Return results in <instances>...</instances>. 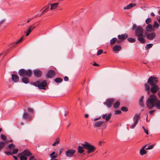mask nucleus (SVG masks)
Returning <instances> with one entry per match:
<instances>
[{
	"label": "nucleus",
	"instance_id": "f257e3e1",
	"mask_svg": "<svg viewBox=\"0 0 160 160\" xmlns=\"http://www.w3.org/2000/svg\"><path fill=\"white\" fill-rule=\"evenodd\" d=\"M132 30H135V35L137 37V40L142 44L146 43V40L144 38L143 34L144 29L140 26L136 27L135 24L133 25Z\"/></svg>",
	"mask_w": 160,
	"mask_h": 160
},
{
	"label": "nucleus",
	"instance_id": "f03ea898",
	"mask_svg": "<svg viewBox=\"0 0 160 160\" xmlns=\"http://www.w3.org/2000/svg\"><path fill=\"white\" fill-rule=\"evenodd\" d=\"M157 78L151 76L148 80V82L150 86H152L151 88V92L154 94L156 93L159 90L158 86L157 84L158 82Z\"/></svg>",
	"mask_w": 160,
	"mask_h": 160
},
{
	"label": "nucleus",
	"instance_id": "7ed1b4c3",
	"mask_svg": "<svg viewBox=\"0 0 160 160\" xmlns=\"http://www.w3.org/2000/svg\"><path fill=\"white\" fill-rule=\"evenodd\" d=\"M157 101V98L154 94L151 95L146 101V105L148 108L150 109H152L155 106Z\"/></svg>",
	"mask_w": 160,
	"mask_h": 160
},
{
	"label": "nucleus",
	"instance_id": "20e7f679",
	"mask_svg": "<svg viewBox=\"0 0 160 160\" xmlns=\"http://www.w3.org/2000/svg\"><path fill=\"white\" fill-rule=\"evenodd\" d=\"M32 84L35 87H38L39 89H45L47 86V81L46 80L42 81L41 79L33 83Z\"/></svg>",
	"mask_w": 160,
	"mask_h": 160
},
{
	"label": "nucleus",
	"instance_id": "39448f33",
	"mask_svg": "<svg viewBox=\"0 0 160 160\" xmlns=\"http://www.w3.org/2000/svg\"><path fill=\"white\" fill-rule=\"evenodd\" d=\"M18 74L20 77H31L32 75V71L29 69L26 70L24 69H21L19 70Z\"/></svg>",
	"mask_w": 160,
	"mask_h": 160
},
{
	"label": "nucleus",
	"instance_id": "423d86ee",
	"mask_svg": "<svg viewBox=\"0 0 160 160\" xmlns=\"http://www.w3.org/2000/svg\"><path fill=\"white\" fill-rule=\"evenodd\" d=\"M85 144H81L84 149H87L88 151L87 153L90 154L93 152L96 149V148L92 145L90 144L88 142H85Z\"/></svg>",
	"mask_w": 160,
	"mask_h": 160
},
{
	"label": "nucleus",
	"instance_id": "0eeeda50",
	"mask_svg": "<svg viewBox=\"0 0 160 160\" xmlns=\"http://www.w3.org/2000/svg\"><path fill=\"white\" fill-rule=\"evenodd\" d=\"M140 118V115L139 113H137L135 115L133 118V120L134 122L133 124L130 126L132 129L134 128L138 123L139 120Z\"/></svg>",
	"mask_w": 160,
	"mask_h": 160
},
{
	"label": "nucleus",
	"instance_id": "6e6552de",
	"mask_svg": "<svg viewBox=\"0 0 160 160\" xmlns=\"http://www.w3.org/2000/svg\"><path fill=\"white\" fill-rule=\"evenodd\" d=\"M115 102V100L113 98L107 99L105 102H103V104L106 105L108 108L111 107L113 103Z\"/></svg>",
	"mask_w": 160,
	"mask_h": 160
},
{
	"label": "nucleus",
	"instance_id": "1a4fd4ad",
	"mask_svg": "<svg viewBox=\"0 0 160 160\" xmlns=\"http://www.w3.org/2000/svg\"><path fill=\"white\" fill-rule=\"evenodd\" d=\"M76 152V151L73 149H69L65 152V155L67 157H71L73 156Z\"/></svg>",
	"mask_w": 160,
	"mask_h": 160
},
{
	"label": "nucleus",
	"instance_id": "9d476101",
	"mask_svg": "<svg viewBox=\"0 0 160 160\" xmlns=\"http://www.w3.org/2000/svg\"><path fill=\"white\" fill-rule=\"evenodd\" d=\"M56 75L55 71L53 70L48 71L46 73V77L48 78H52L54 77Z\"/></svg>",
	"mask_w": 160,
	"mask_h": 160
},
{
	"label": "nucleus",
	"instance_id": "9b49d317",
	"mask_svg": "<svg viewBox=\"0 0 160 160\" xmlns=\"http://www.w3.org/2000/svg\"><path fill=\"white\" fill-rule=\"evenodd\" d=\"M34 76L38 78H40L42 75V72L39 69H35L33 71Z\"/></svg>",
	"mask_w": 160,
	"mask_h": 160
},
{
	"label": "nucleus",
	"instance_id": "f8f14e48",
	"mask_svg": "<svg viewBox=\"0 0 160 160\" xmlns=\"http://www.w3.org/2000/svg\"><path fill=\"white\" fill-rule=\"evenodd\" d=\"M156 33L154 32L150 33L147 35V38L149 40H153L156 37Z\"/></svg>",
	"mask_w": 160,
	"mask_h": 160
},
{
	"label": "nucleus",
	"instance_id": "ddd939ff",
	"mask_svg": "<svg viewBox=\"0 0 160 160\" xmlns=\"http://www.w3.org/2000/svg\"><path fill=\"white\" fill-rule=\"evenodd\" d=\"M22 117L23 119L29 121L31 120L32 118V117L30 114L25 112L23 114Z\"/></svg>",
	"mask_w": 160,
	"mask_h": 160
},
{
	"label": "nucleus",
	"instance_id": "4468645a",
	"mask_svg": "<svg viewBox=\"0 0 160 160\" xmlns=\"http://www.w3.org/2000/svg\"><path fill=\"white\" fill-rule=\"evenodd\" d=\"M128 37V35L127 34L125 33L121 35H118V39H121L122 40V41L125 39L127 38Z\"/></svg>",
	"mask_w": 160,
	"mask_h": 160
},
{
	"label": "nucleus",
	"instance_id": "2eb2a0df",
	"mask_svg": "<svg viewBox=\"0 0 160 160\" xmlns=\"http://www.w3.org/2000/svg\"><path fill=\"white\" fill-rule=\"evenodd\" d=\"M104 123V122L103 121H98L94 123V127L96 128L100 127Z\"/></svg>",
	"mask_w": 160,
	"mask_h": 160
},
{
	"label": "nucleus",
	"instance_id": "dca6fc26",
	"mask_svg": "<svg viewBox=\"0 0 160 160\" xmlns=\"http://www.w3.org/2000/svg\"><path fill=\"white\" fill-rule=\"evenodd\" d=\"M12 79L13 82H17L19 81V77L16 74H12Z\"/></svg>",
	"mask_w": 160,
	"mask_h": 160
},
{
	"label": "nucleus",
	"instance_id": "f3484780",
	"mask_svg": "<svg viewBox=\"0 0 160 160\" xmlns=\"http://www.w3.org/2000/svg\"><path fill=\"white\" fill-rule=\"evenodd\" d=\"M112 115L111 113L108 114H105L102 116V118L103 119L106 120L107 121H108L110 119Z\"/></svg>",
	"mask_w": 160,
	"mask_h": 160
},
{
	"label": "nucleus",
	"instance_id": "a211bd4d",
	"mask_svg": "<svg viewBox=\"0 0 160 160\" xmlns=\"http://www.w3.org/2000/svg\"><path fill=\"white\" fill-rule=\"evenodd\" d=\"M21 153H23V154L26 157H29L32 155V153L27 149L24 150L23 152Z\"/></svg>",
	"mask_w": 160,
	"mask_h": 160
},
{
	"label": "nucleus",
	"instance_id": "6ab92c4d",
	"mask_svg": "<svg viewBox=\"0 0 160 160\" xmlns=\"http://www.w3.org/2000/svg\"><path fill=\"white\" fill-rule=\"evenodd\" d=\"M147 145L144 146L140 150V153L141 155H143L147 153V151L145 150L144 148L146 147Z\"/></svg>",
	"mask_w": 160,
	"mask_h": 160
},
{
	"label": "nucleus",
	"instance_id": "aec40b11",
	"mask_svg": "<svg viewBox=\"0 0 160 160\" xmlns=\"http://www.w3.org/2000/svg\"><path fill=\"white\" fill-rule=\"evenodd\" d=\"M121 48L122 47L120 45H116L113 47V50L114 51L118 52L120 51Z\"/></svg>",
	"mask_w": 160,
	"mask_h": 160
},
{
	"label": "nucleus",
	"instance_id": "412c9836",
	"mask_svg": "<svg viewBox=\"0 0 160 160\" xmlns=\"http://www.w3.org/2000/svg\"><path fill=\"white\" fill-rule=\"evenodd\" d=\"M146 30L148 32H152L153 31L152 25L150 24H148L146 28Z\"/></svg>",
	"mask_w": 160,
	"mask_h": 160
},
{
	"label": "nucleus",
	"instance_id": "4be33fe9",
	"mask_svg": "<svg viewBox=\"0 0 160 160\" xmlns=\"http://www.w3.org/2000/svg\"><path fill=\"white\" fill-rule=\"evenodd\" d=\"M136 5V4L135 3H130L129 5H127V6L125 7L123 9H129L131 8L132 7L134 6H135Z\"/></svg>",
	"mask_w": 160,
	"mask_h": 160
},
{
	"label": "nucleus",
	"instance_id": "5701e85b",
	"mask_svg": "<svg viewBox=\"0 0 160 160\" xmlns=\"http://www.w3.org/2000/svg\"><path fill=\"white\" fill-rule=\"evenodd\" d=\"M18 157L20 158V160H27V158L21 153L18 154Z\"/></svg>",
	"mask_w": 160,
	"mask_h": 160
},
{
	"label": "nucleus",
	"instance_id": "b1692460",
	"mask_svg": "<svg viewBox=\"0 0 160 160\" xmlns=\"http://www.w3.org/2000/svg\"><path fill=\"white\" fill-rule=\"evenodd\" d=\"M84 148L82 146H79L78 148V152L80 154L83 153L84 151Z\"/></svg>",
	"mask_w": 160,
	"mask_h": 160
},
{
	"label": "nucleus",
	"instance_id": "393cba45",
	"mask_svg": "<svg viewBox=\"0 0 160 160\" xmlns=\"http://www.w3.org/2000/svg\"><path fill=\"white\" fill-rule=\"evenodd\" d=\"M35 28V27H33L32 26H30L28 28V30L26 32V36H27L29 35L30 33Z\"/></svg>",
	"mask_w": 160,
	"mask_h": 160
},
{
	"label": "nucleus",
	"instance_id": "a878e982",
	"mask_svg": "<svg viewBox=\"0 0 160 160\" xmlns=\"http://www.w3.org/2000/svg\"><path fill=\"white\" fill-rule=\"evenodd\" d=\"M22 82L28 84L29 82V79L28 77H24L22 79Z\"/></svg>",
	"mask_w": 160,
	"mask_h": 160
},
{
	"label": "nucleus",
	"instance_id": "bb28decb",
	"mask_svg": "<svg viewBox=\"0 0 160 160\" xmlns=\"http://www.w3.org/2000/svg\"><path fill=\"white\" fill-rule=\"evenodd\" d=\"M50 157L51 158V160L55 159L57 158V154H56L55 152H53L51 154H50Z\"/></svg>",
	"mask_w": 160,
	"mask_h": 160
},
{
	"label": "nucleus",
	"instance_id": "cd10ccee",
	"mask_svg": "<svg viewBox=\"0 0 160 160\" xmlns=\"http://www.w3.org/2000/svg\"><path fill=\"white\" fill-rule=\"evenodd\" d=\"M144 98L143 96H141L139 101V105L142 107H143L144 106L143 103Z\"/></svg>",
	"mask_w": 160,
	"mask_h": 160
},
{
	"label": "nucleus",
	"instance_id": "c85d7f7f",
	"mask_svg": "<svg viewBox=\"0 0 160 160\" xmlns=\"http://www.w3.org/2000/svg\"><path fill=\"white\" fill-rule=\"evenodd\" d=\"M58 5V2L55 3H54L51 4V10H52L53 9H55L56 8Z\"/></svg>",
	"mask_w": 160,
	"mask_h": 160
},
{
	"label": "nucleus",
	"instance_id": "c756f323",
	"mask_svg": "<svg viewBox=\"0 0 160 160\" xmlns=\"http://www.w3.org/2000/svg\"><path fill=\"white\" fill-rule=\"evenodd\" d=\"M23 37H22L17 42H14L13 43H11L10 44V45H11L12 44H13V45H12V47L13 48L15 47V45L16 44L18 43H19L20 42H22L23 40Z\"/></svg>",
	"mask_w": 160,
	"mask_h": 160
},
{
	"label": "nucleus",
	"instance_id": "7c9ffc66",
	"mask_svg": "<svg viewBox=\"0 0 160 160\" xmlns=\"http://www.w3.org/2000/svg\"><path fill=\"white\" fill-rule=\"evenodd\" d=\"M120 105V102L119 101H117L113 104V107L115 109L118 108Z\"/></svg>",
	"mask_w": 160,
	"mask_h": 160
},
{
	"label": "nucleus",
	"instance_id": "2f4dec72",
	"mask_svg": "<svg viewBox=\"0 0 160 160\" xmlns=\"http://www.w3.org/2000/svg\"><path fill=\"white\" fill-rule=\"evenodd\" d=\"M117 41V38H112L110 41V44L111 45H113Z\"/></svg>",
	"mask_w": 160,
	"mask_h": 160
},
{
	"label": "nucleus",
	"instance_id": "473e14b6",
	"mask_svg": "<svg viewBox=\"0 0 160 160\" xmlns=\"http://www.w3.org/2000/svg\"><path fill=\"white\" fill-rule=\"evenodd\" d=\"M7 143L6 142L1 141L0 142V151H1L5 147V145Z\"/></svg>",
	"mask_w": 160,
	"mask_h": 160
},
{
	"label": "nucleus",
	"instance_id": "72a5a7b5",
	"mask_svg": "<svg viewBox=\"0 0 160 160\" xmlns=\"http://www.w3.org/2000/svg\"><path fill=\"white\" fill-rule=\"evenodd\" d=\"M155 106L156 108L160 109V100L157 101L155 104Z\"/></svg>",
	"mask_w": 160,
	"mask_h": 160
},
{
	"label": "nucleus",
	"instance_id": "f704fd0d",
	"mask_svg": "<svg viewBox=\"0 0 160 160\" xmlns=\"http://www.w3.org/2000/svg\"><path fill=\"white\" fill-rule=\"evenodd\" d=\"M144 86L146 90L147 91L148 94L150 92V88L149 85L148 84H145Z\"/></svg>",
	"mask_w": 160,
	"mask_h": 160
},
{
	"label": "nucleus",
	"instance_id": "c9c22d12",
	"mask_svg": "<svg viewBox=\"0 0 160 160\" xmlns=\"http://www.w3.org/2000/svg\"><path fill=\"white\" fill-rule=\"evenodd\" d=\"M62 81V79L60 78H57L54 79V81L57 83H61Z\"/></svg>",
	"mask_w": 160,
	"mask_h": 160
},
{
	"label": "nucleus",
	"instance_id": "e433bc0d",
	"mask_svg": "<svg viewBox=\"0 0 160 160\" xmlns=\"http://www.w3.org/2000/svg\"><path fill=\"white\" fill-rule=\"evenodd\" d=\"M152 45H153V44L152 43L147 44L146 45L145 47V49L146 50H148L150 48H152Z\"/></svg>",
	"mask_w": 160,
	"mask_h": 160
},
{
	"label": "nucleus",
	"instance_id": "4c0bfd02",
	"mask_svg": "<svg viewBox=\"0 0 160 160\" xmlns=\"http://www.w3.org/2000/svg\"><path fill=\"white\" fill-rule=\"evenodd\" d=\"M128 41L130 42L133 43L135 42L136 40L135 39L132 38H128Z\"/></svg>",
	"mask_w": 160,
	"mask_h": 160
},
{
	"label": "nucleus",
	"instance_id": "58836bf2",
	"mask_svg": "<svg viewBox=\"0 0 160 160\" xmlns=\"http://www.w3.org/2000/svg\"><path fill=\"white\" fill-rule=\"evenodd\" d=\"M15 148V146L13 143L10 144L8 146V148L10 150L13 149Z\"/></svg>",
	"mask_w": 160,
	"mask_h": 160
},
{
	"label": "nucleus",
	"instance_id": "ea45409f",
	"mask_svg": "<svg viewBox=\"0 0 160 160\" xmlns=\"http://www.w3.org/2000/svg\"><path fill=\"white\" fill-rule=\"evenodd\" d=\"M60 142L59 139L58 138H57L56 139L55 142H54L52 144V145L53 146H57L58 143H59Z\"/></svg>",
	"mask_w": 160,
	"mask_h": 160
},
{
	"label": "nucleus",
	"instance_id": "a19ab883",
	"mask_svg": "<svg viewBox=\"0 0 160 160\" xmlns=\"http://www.w3.org/2000/svg\"><path fill=\"white\" fill-rule=\"evenodd\" d=\"M1 138L2 140L5 141L4 142H6V143L8 142V141L6 140V137L4 135L1 134Z\"/></svg>",
	"mask_w": 160,
	"mask_h": 160
},
{
	"label": "nucleus",
	"instance_id": "79ce46f5",
	"mask_svg": "<svg viewBox=\"0 0 160 160\" xmlns=\"http://www.w3.org/2000/svg\"><path fill=\"white\" fill-rule=\"evenodd\" d=\"M45 9L42 11V14L48 12V10L49 8V5H48L45 7Z\"/></svg>",
	"mask_w": 160,
	"mask_h": 160
},
{
	"label": "nucleus",
	"instance_id": "37998d69",
	"mask_svg": "<svg viewBox=\"0 0 160 160\" xmlns=\"http://www.w3.org/2000/svg\"><path fill=\"white\" fill-rule=\"evenodd\" d=\"M145 22L147 24H149L151 22V19L150 18H148L146 19Z\"/></svg>",
	"mask_w": 160,
	"mask_h": 160
},
{
	"label": "nucleus",
	"instance_id": "c03bdc74",
	"mask_svg": "<svg viewBox=\"0 0 160 160\" xmlns=\"http://www.w3.org/2000/svg\"><path fill=\"white\" fill-rule=\"evenodd\" d=\"M121 110L123 112H127L128 111V108L125 107H122L121 109Z\"/></svg>",
	"mask_w": 160,
	"mask_h": 160
},
{
	"label": "nucleus",
	"instance_id": "a18cd8bd",
	"mask_svg": "<svg viewBox=\"0 0 160 160\" xmlns=\"http://www.w3.org/2000/svg\"><path fill=\"white\" fill-rule=\"evenodd\" d=\"M154 144L148 146V147H147V148H146V150H149V149H152L153 148V147H154Z\"/></svg>",
	"mask_w": 160,
	"mask_h": 160
},
{
	"label": "nucleus",
	"instance_id": "49530a36",
	"mask_svg": "<svg viewBox=\"0 0 160 160\" xmlns=\"http://www.w3.org/2000/svg\"><path fill=\"white\" fill-rule=\"evenodd\" d=\"M18 151V149H17V148L14 149L13 150L12 152V154H16L17 153Z\"/></svg>",
	"mask_w": 160,
	"mask_h": 160
},
{
	"label": "nucleus",
	"instance_id": "de8ad7c7",
	"mask_svg": "<svg viewBox=\"0 0 160 160\" xmlns=\"http://www.w3.org/2000/svg\"><path fill=\"white\" fill-rule=\"evenodd\" d=\"M153 27L155 28H158L159 27V25L157 22H155L153 24Z\"/></svg>",
	"mask_w": 160,
	"mask_h": 160
},
{
	"label": "nucleus",
	"instance_id": "09e8293b",
	"mask_svg": "<svg viewBox=\"0 0 160 160\" xmlns=\"http://www.w3.org/2000/svg\"><path fill=\"white\" fill-rule=\"evenodd\" d=\"M122 113V112L121 111L119 110H116L115 112V114L117 115V114H120Z\"/></svg>",
	"mask_w": 160,
	"mask_h": 160
},
{
	"label": "nucleus",
	"instance_id": "8fccbe9b",
	"mask_svg": "<svg viewBox=\"0 0 160 160\" xmlns=\"http://www.w3.org/2000/svg\"><path fill=\"white\" fill-rule=\"evenodd\" d=\"M103 52V51L102 49L99 50L97 52V55H99L101 54Z\"/></svg>",
	"mask_w": 160,
	"mask_h": 160
},
{
	"label": "nucleus",
	"instance_id": "3c124183",
	"mask_svg": "<svg viewBox=\"0 0 160 160\" xmlns=\"http://www.w3.org/2000/svg\"><path fill=\"white\" fill-rule=\"evenodd\" d=\"M28 111L30 112H31V113H33V109L32 108H28Z\"/></svg>",
	"mask_w": 160,
	"mask_h": 160
},
{
	"label": "nucleus",
	"instance_id": "603ef678",
	"mask_svg": "<svg viewBox=\"0 0 160 160\" xmlns=\"http://www.w3.org/2000/svg\"><path fill=\"white\" fill-rule=\"evenodd\" d=\"M5 153L7 154L8 155H12V153L10 152H6L5 151L4 152Z\"/></svg>",
	"mask_w": 160,
	"mask_h": 160
},
{
	"label": "nucleus",
	"instance_id": "864d4df0",
	"mask_svg": "<svg viewBox=\"0 0 160 160\" xmlns=\"http://www.w3.org/2000/svg\"><path fill=\"white\" fill-rule=\"evenodd\" d=\"M123 41H122V40H121V39H118V40L117 39V41H116V42L117 43L119 44L121 42H122Z\"/></svg>",
	"mask_w": 160,
	"mask_h": 160
},
{
	"label": "nucleus",
	"instance_id": "5fc2aeb1",
	"mask_svg": "<svg viewBox=\"0 0 160 160\" xmlns=\"http://www.w3.org/2000/svg\"><path fill=\"white\" fill-rule=\"evenodd\" d=\"M64 80L65 81H68L69 80L67 76H65L64 78Z\"/></svg>",
	"mask_w": 160,
	"mask_h": 160
},
{
	"label": "nucleus",
	"instance_id": "6e6d98bb",
	"mask_svg": "<svg viewBox=\"0 0 160 160\" xmlns=\"http://www.w3.org/2000/svg\"><path fill=\"white\" fill-rule=\"evenodd\" d=\"M35 158V157L34 156H30L29 159V160H32Z\"/></svg>",
	"mask_w": 160,
	"mask_h": 160
},
{
	"label": "nucleus",
	"instance_id": "4d7b16f0",
	"mask_svg": "<svg viewBox=\"0 0 160 160\" xmlns=\"http://www.w3.org/2000/svg\"><path fill=\"white\" fill-rule=\"evenodd\" d=\"M93 65L94 66H99V65L96 63V62H94V63L93 64Z\"/></svg>",
	"mask_w": 160,
	"mask_h": 160
},
{
	"label": "nucleus",
	"instance_id": "13d9d810",
	"mask_svg": "<svg viewBox=\"0 0 160 160\" xmlns=\"http://www.w3.org/2000/svg\"><path fill=\"white\" fill-rule=\"evenodd\" d=\"M144 130L145 132V133L147 134V135H148L149 134V133H148V130H146L145 129H144Z\"/></svg>",
	"mask_w": 160,
	"mask_h": 160
},
{
	"label": "nucleus",
	"instance_id": "bf43d9fd",
	"mask_svg": "<svg viewBox=\"0 0 160 160\" xmlns=\"http://www.w3.org/2000/svg\"><path fill=\"white\" fill-rule=\"evenodd\" d=\"M155 111L154 110H152L149 111V113L150 114H152Z\"/></svg>",
	"mask_w": 160,
	"mask_h": 160
},
{
	"label": "nucleus",
	"instance_id": "052dcab7",
	"mask_svg": "<svg viewBox=\"0 0 160 160\" xmlns=\"http://www.w3.org/2000/svg\"><path fill=\"white\" fill-rule=\"evenodd\" d=\"M12 157H13V158H14V159L15 160H18V158L17 157L14 156V155H13Z\"/></svg>",
	"mask_w": 160,
	"mask_h": 160
},
{
	"label": "nucleus",
	"instance_id": "680f3d73",
	"mask_svg": "<svg viewBox=\"0 0 160 160\" xmlns=\"http://www.w3.org/2000/svg\"><path fill=\"white\" fill-rule=\"evenodd\" d=\"M89 116V115L88 114H85V118H88Z\"/></svg>",
	"mask_w": 160,
	"mask_h": 160
},
{
	"label": "nucleus",
	"instance_id": "e2e57ef3",
	"mask_svg": "<svg viewBox=\"0 0 160 160\" xmlns=\"http://www.w3.org/2000/svg\"><path fill=\"white\" fill-rule=\"evenodd\" d=\"M151 14V16H153H153H155V14H154L153 12H152L151 13V14Z\"/></svg>",
	"mask_w": 160,
	"mask_h": 160
},
{
	"label": "nucleus",
	"instance_id": "0e129e2a",
	"mask_svg": "<svg viewBox=\"0 0 160 160\" xmlns=\"http://www.w3.org/2000/svg\"><path fill=\"white\" fill-rule=\"evenodd\" d=\"M100 118H96L94 119L93 120L94 121H96V120H97L99 119Z\"/></svg>",
	"mask_w": 160,
	"mask_h": 160
},
{
	"label": "nucleus",
	"instance_id": "69168bd1",
	"mask_svg": "<svg viewBox=\"0 0 160 160\" xmlns=\"http://www.w3.org/2000/svg\"><path fill=\"white\" fill-rule=\"evenodd\" d=\"M158 95L159 97L160 98V91L158 93Z\"/></svg>",
	"mask_w": 160,
	"mask_h": 160
},
{
	"label": "nucleus",
	"instance_id": "338daca9",
	"mask_svg": "<svg viewBox=\"0 0 160 160\" xmlns=\"http://www.w3.org/2000/svg\"><path fill=\"white\" fill-rule=\"evenodd\" d=\"M68 113V112H67V111H65V114H64V116H66L67 114Z\"/></svg>",
	"mask_w": 160,
	"mask_h": 160
},
{
	"label": "nucleus",
	"instance_id": "774afa93",
	"mask_svg": "<svg viewBox=\"0 0 160 160\" xmlns=\"http://www.w3.org/2000/svg\"><path fill=\"white\" fill-rule=\"evenodd\" d=\"M31 20V19H29V20H28L27 21V23H28L30 22V21Z\"/></svg>",
	"mask_w": 160,
	"mask_h": 160
}]
</instances>
